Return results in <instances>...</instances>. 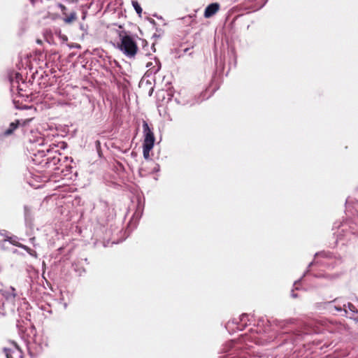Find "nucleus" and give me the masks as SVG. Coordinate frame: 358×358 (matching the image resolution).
<instances>
[{
  "instance_id": "6",
  "label": "nucleus",
  "mask_w": 358,
  "mask_h": 358,
  "mask_svg": "<svg viewBox=\"0 0 358 358\" xmlns=\"http://www.w3.org/2000/svg\"><path fill=\"white\" fill-rule=\"evenodd\" d=\"M76 18H77L76 13L75 12H73L69 15L66 16V17H65L64 19V21L66 24H70V23L73 22V21H75L76 20Z\"/></svg>"
},
{
  "instance_id": "7",
  "label": "nucleus",
  "mask_w": 358,
  "mask_h": 358,
  "mask_svg": "<svg viewBox=\"0 0 358 358\" xmlns=\"http://www.w3.org/2000/svg\"><path fill=\"white\" fill-rule=\"evenodd\" d=\"M132 5L135 9V10L136 11V13L141 15V13H142V8H141L140 5L138 4V3L136 1H132Z\"/></svg>"
},
{
  "instance_id": "4",
  "label": "nucleus",
  "mask_w": 358,
  "mask_h": 358,
  "mask_svg": "<svg viewBox=\"0 0 358 358\" xmlns=\"http://www.w3.org/2000/svg\"><path fill=\"white\" fill-rule=\"evenodd\" d=\"M31 119L29 120H17L16 122H12L10 124V129L6 131L5 134L8 135L10 134L13 130H15L17 125L22 124V125H26Z\"/></svg>"
},
{
  "instance_id": "3",
  "label": "nucleus",
  "mask_w": 358,
  "mask_h": 358,
  "mask_svg": "<svg viewBox=\"0 0 358 358\" xmlns=\"http://www.w3.org/2000/svg\"><path fill=\"white\" fill-rule=\"evenodd\" d=\"M218 10L219 5L217 3H211L206 8L204 16L208 18L215 14Z\"/></svg>"
},
{
  "instance_id": "9",
  "label": "nucleus",
  "mask_w": 358,
  "mask_h": 358,
  "mask_svg": "<svg viewBox=\"0 0 358 358\" xmlns=\"http://www.w3.org/2000/svg\"><path fill=\"white\" fill-rule=\"evenodd\" d=\"M348 308H349L350 310H352L355 311V310H353V309L355 308V307H354V306H353V305H352L351 303H348Z\"/></svg>"
},
{
  "instance_id": "2",
  "label": "nucleus",
  "mask_w": 358,
  "mask_h": 358,
  "mask_svg": "<svg viewBox=\"0 0 358 358\" xmlns=\"http://www.w3.org/2000/svg\"><path fill=\"white\" fill-rule=\"evenodd\" d=\"M143 127L145 134L143 142V157L145 159H148L150 156V152L154 146L155 137L147 122H143Z\"/></svg>"
},
{
  "instance_id": "8",
  "label": "nucleus",
  "mask_w": 358,
  "mask_h": 358,
  "mask_svg": "<svg viewBox=\"0 0 358 358\" xmlns=\"http://www.w3.org/2000/svg\"><path fill=\"white\" fill-rule=\"evenodd\" d=\"M58 6H59V7L61 8V10H62L63 14H64V15H66L65 10H66V8L65 6H64L63 4L59 3V4L58 5Z\"/></svg>"
},
{
  "instance_id": "5",
  "label": "nucleus",
  "mask_w": 358,
  "mask_h": 358,
  "mask_svg": "<svg viewBox=\"0 0 358 358\" xmlns=\"http://www.w3.org/2000/svg\"><path fill=\"white\" fill-rule=\"evenodd\" d=\"M146 67L149 68V70H151L152 72L156 73L159 69V66L158 64V62L154 59L153 62H149L146 64Z\"/></svg>"
},
{
  "instance_id": "1",
  "label": "nucleus",
  "mask_w": 358,
  "mask_h": 358,
  "mask_svg": "<svg viewBox=\"0 0 358 358\" xmlns=\"http://www.w3.org/2000/svg\"><path fill=\"white\" fill-rule=\"evenodd\" d=\"M120 43L118 48L128 57H134L138 50V46L135 41L126 34H120Z\"/></svg>"
}]
</instances>
